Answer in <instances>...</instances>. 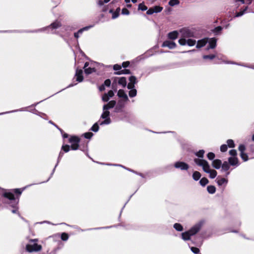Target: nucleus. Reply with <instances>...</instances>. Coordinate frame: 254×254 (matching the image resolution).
Masks as SVG:
<instances>
[{
	"label": "nucleus",
	"instance_id": "nucleus-1",
	"mask_svg": "<svg viewBox=\"0 0 254 254\" xmlns=\"http://www.w3.org/2000/svg\"><path fill=\"white\" fill-rule=\"evenodd\" d=\"M8 204L13 208L11 212L15 213L17 211V206L19 201L18 198H15L14 194L0 188V202Z\"/></svg>",
	"mask_w": 254,
	"mask_h": 254
},
{
	"label": "nucleus",
	"instance_id": "nucleus-2",
	"mask_svg": "<svg viewBox=\"0 0 254 254\" xmlns=\"http://www.w3.org/2000/svg\"><path fill=\"white\" fill-rule=\"evenodd\" d=\"M181 38L179 40V43L182 46L188 45L193 46L196 44V41L192 39L194 37V33L190 30L184 29L180 31Z\"/></svg>",
	"mask_w": 254,
	"mask_h": 254
},
{
	"label": "nucleus",
	"instance_id": "nucleus-3",
	"mask_svg": "<svg viewBox=\"0 0 254 254\" xmlns=\"http://www.w3.org/2000/svg\"><path fill=\"white\" fill-rule=\"evenodd\" d=\"M204 224V220H200L193 225L189 231L183 232L181 234L182 238L184 241L189 240L191 236L196 234Z\"/></svg>",
	"mask_w": 254,
	"mask_h": 254
},
{
	"label": "nucleus",
	"instance_id": "nucleus-4",
	"mask_svg": "<svg viewBox=\"0 0 254 254\" xmlns=\"http://www.w3.org/2000/svg\"><path fill=\"white\" fill-rule=\"evenodd\" d=\"M194 161L198 166L202 167L205 172L209 174L210 178L214 179L216 177L217 172L214 170H210V166L207 161L204 159L195 158Z\"/></svg>",
	"mask_w": 254,
	"mask_h": 254
},
{
	"label": "nucleus",
	"instance_id": "nucleus-5",
	"mask_svg": "<svg viewBox=\"0 0 254 254\" xmlns=\"http://www.w3.org/2000/svg\"><path fill=\"white\" fill-rule=\"evenodd\" d=\"M38 241V240L37 239H30L29 240V243L26 246V251L32 253L38 252L41 251L42 248V246L37 244Z\"/></svg>",
	"mask_w": 254,
	"mask_h": 254
},
{
	"label": "nucleus",
	"instance_id": "nucleus-6",
	"mask_svg": "<svg viewBox=\"0 0 254 254\" xmlns=\"http://www.w3.org/2000/svg\"><path fill=\"white\" fill-rule=\"evenodd\" d=\"M48 240H50L51 242L55 243L57 247L54 249V254H56V252L59 249H61L63 247V244L60 240V235L59 234H56L52 236L48 237Z\"/></svg>",
	"mask_w": 254,
	"mask_h": 254
},
{
	"label": "nucleus",
	"instance_id": "nucleus-7",
	"mask_svg": "<svg viewBox=\"0 0 254 254\" xmlns=\"http://www.w3.org/2000/svg\"><path fill=\"white\" fill-rule=\"evenodd\" d=\"M100 119H104L103 121H99V124L100 126L110 124L111 123V120L110 118V112L109 111L103 110Z\"/></svg>",
	"mask_w": 254,
	"mask_h": 254
},
{
	"label": "nucleus",
	"instance_id": "nucleus-8",
	"mask_svg": "<svg viewBox=\"0 0 254 254\" xmlns=\"http://www.w3.org/2000/svg\"><path fill=\"white\" fill-rule=\"evenodd\" d=\"M61 26V23L58 21H56L55 22L52 23L50 26L43 28L42 29H39L36 30V32L39 31H43L46 30H48V33H54V30L58 28L59 27Z\"/></svg>",
	"mask_w": 254,
	"mask_h": 254
},
{
	"label": "nucleus",
	"instance_id": "nucleus-9",
	"mask_svg": "<svg viewBox=\"0 0 254 254\" xmlns=\"http://www.w3.org/2000/svg\"><path fill=\"white\" fill-rule=\"evenodd\" d=\"M79 141V138L75 136H71L69 139V142L71 144V148L72 150H75L78 149Z\"/></svg>",
	"mask_w": 254,
	"mask_h": 254
},
{
	"label": "nucleus",
	"instance_id": "nucleus-10",
	"mask_svg": "<svg viewBox=\"0 0 254 254\" xmlns=\"http://www.w3.org/2000/svg\"><path fill=\"white\" fill-rule=\"evenodd\" d=\"M174 167L177 169H180V170L184 171V170H187L189 168V166L187 163L181 162V161H178L176 162L174 164Z\"/></svg>",
	"mask_w": 254,
	"mask_h": 254
},
{
	"label": "nucleus",
	"instance_id": "nucleus-11",
	"mask_svg": "<svg viewBox=\"0 0 254 254\" xmlns=\"http://www.w3.org/2000/svg\"><path fill=\"white\" fill-rule=\"evenodd\" d=\"M90 64L91 66L88 67L89 65V63L88 62H86L84 64L83 68L84 69L85 73L86 74H91L96 71L95 68L92 65V64Z\"/></svg>",
	"mask_w": 254,
	"mask_h": 254
},
{
	"label": "nucleus",
	"instance_id": "nucleus-12",
	"mask_svg": "<svg viewBox=\"0 0 254 254\" xmlns=\"http://www.w3.org/2000/svg\"><path fill=\"white\" fill-rule=\"evenodd\" d=\"M117 82H118L119 84L122 85L123 87H126L127 85L126 78L124 77H115L113 83V86H114V83H116Z\"/></svg>",
	"mask_w": 254,
	"mask_h": 254
},
{
	"label": "nucleus",
	"instance_id": "nucleus-13",
	"mask_svg": "<svg viewBox=\"0 0 254 254\" xmlns=\"http://www.w3.org/2000/svg\"><path fill=\"white\" fill-rule=\"evenodd\" d=\"M176 46L177 45L174 42L170 41L169 40L164 41L162 45V47H168L170 49H173L175 48Z\"/></svg>",
	"mask_w": 254,
	"mask_h": 254
},
{
	"label": "nucleus",
	"instance_id": "nucleus-14",
	"mask_svg": "<svg viewBox=\"0 0 254 254\" xmlns=\"http://www.w3.org/2000/svg\"><path fill=\"white\" fill-rule=\"evenodd\" d=\"M82 74L83 71L81 69H76L75 76L76 78V80L77 81L80 82L83 81V77Z\"/></svg>",
	"mask_w": 254,
	"mask_h": 254
},
{
	"label": "nucleus",
	"instance_id": "nucleus-15",
	"mask_svg": "<svg viewBox=\"0 0 254 254\" xmlns=\"http://www.w3.org/2000/svg\"><path fill=\"white\" fill-rule=\"evenodd\" d=\"M228 162L230 165L237 167L239 165L238 159L237 157H231L228 158Z\"/></svg>",
	"mask_w": 254,
	"mask_h": 254
},
{
	"label": "nucleus",
	"instance_id": "nucleus-16",
	"mask_svg": "<svg viewBox=\"0 0 254 254\" xmlns=\"http://www.w3.org/2000/svg\"><path fill=\"white\" fill-rule=\"evenodd\" d=\"M207 42L209 43V46L207 48V49H214L216 47L217 40L215 38H212L209 39H208Z\"/></svg>",
	"mask_w": 254,
	"mask_h": 254
},
{
	"label": "nucleus",
	"instance_id": "nucleus-17",
	"mask_svg": "<svg viewBox=\"0 0 254 254\" xmlns=\"http://www.w3.org/2000/svg\"><path fill=\"white\" fill-rule=\"evenodd\" d=\"M126 102L127 101H124L123 99L119 100L117 106L116 107L115 111L117 112L121 111L124 107Z\"/></svg>",
	"mask_w": 254,
	"mask_h": 254
},
{
	"label": "nucleus",
	"instance_id": "nucleus-18",
	"mask_svg": "<svg viewBox=\"0 0 254 254\" xmlns=\"http://www.w3.org/2000/svg\"><path fill=\"white\" fill-rule=\"evenodd\" d=\"M92 27H93V26L90 25V26H86V27H83V28L80 29L77 32L74 33V37L76 38H78L80 36V35L82 34L83 31H84L85 30H87L89 28H90Z\"/></svg>",
	"mask_w": 254,
	"mask_h": 254
},
{
	"label": "nucleus",
	"instance_id": "nucleus-19",
	"mask_svg": "<svg viewBox=\"0 0 254 254\" xmlns=\"http://www.w3.org/2000/svg\"><path fill=\"white\" fill-rule=\"evenodd\" d=\"M116 101L112 100L103 106V110L108 111L109 109L113 108L116 105Z\"/></svg>",
	"mask_w": 254,
	"mask_h": 254
},
{
	"label": "nucleus",
	"instance_id": "nucleus-20",
	"mask_svg": "<svg viewBox=\"0 0 254 254\" xmlns=\"http://www.w3.org/2000/svg\"><path fill=\"white\" fill-rule=\"evenodd\" d=\"M118 96L120 98H122L124 101H127L128 100V97L124 90L120 89L118 92Z\"/></svg>",
	"mask_w": 254,
	"mask_h": 254
},
{
	"label": "nucleus",
	"instance_id": "nucleus-21",
	"mask_svg": "<svg viewBox=\"0 0 254 254\" xmlns=\"http://www.w3.org/2000/svg\"><path fill=\"white\" fill-rule=\"evenodd\" d=\"M208 42V38H204L200 40H198L196 45V48H200L204 46Z\"/></svg>",
	"mask_w": 254,
	"mask_h": 254
},
{
	"label": "nucleus",
	"instance_id": "nucleus-22",
	"mask_svg": "<svg viewBox=\"0 0 254 254\" xmlns=\"http://www.w3.org/2000/svg\"><path fill=\"white\" fill-rule=\"evenodd\" d=\"M222 165V162L219 159L214 160L212 162V166L216 169H219L221 168Z\"/></svg>",
	"mask_w": 254,
	"mask_h": 254
},
{
	"label": "nucleus",
	"instance_id": "nucleus-23",
	"mask_svg": "<svg viewBox=\"0 0 254 254\" xmlns=\"http://www.w3.org/2000/svg\"><path fill=\"white\" fill-rule=\"evenodd\" d=\"M178 35V32L177 31H174L173 32H170L168 34V37L170 39L175 40L177 38Z\"/></svg>",
	"mask_w": 254,
	"mask_h": 254
},
{
	"label": "nucleus",
	"instance_id": "nucleus-24",
	"mask_svg": "<svg viewBox=\"0 0 254 254\" xmlns=\"http://www.w3.org/2000/svg\"><path fill=\"white\" fill-rule=\"evenodd\" d=\"M228 183V180L225 178H218L217 179V183L218 186H221L223 185H226Z\"/></svg>",
	"mask_w": 254,
	"mask_h": 254
},
{
	"label": "nucleus",
	"instance_id": "nucleus-25",
	"mask_svg": "<svg viewBox=\"0 0 254 254\" xmlns=\"http://www.w3.org/2000/svg\"><path fill=\"white\" fill-rule=\"evenodd\" d=\"M230 164L228 162L224 161L221 165V171H226L227 172L230 169Z\"/></svg>",
	"mask_w": 254,
	"mask_h": 254
},
{
	"label": "nucleus",
	"instance_id": "nucleus-26",
	"mask_svg": "<svg viewBox=\"0 0 254 254\" xmlns=\"http://www.w3.org/2000/svg\"><path fill=\"white\" fill-rule=\"evenodd\" d=\"M63 155H64V153L62 152V151H61L59 153V157H58V160H57V163L55 167V168H54L53 171H52V173L51 174V176L53 175L55 171V169H56V168L57 167V166L58 165V164L60 162L61 158H62V157L63 156Z\"/></svg>",
	"mask_w": 254,
	"mask_h": 254
},
{
	"label": "nucleus",
	"instance_id": "nucleus-27",
	"mask_svg": "<svg viewBox=\"0 0 254 254\" xmlns=\"http://www.w3.org/2000/svg\"><path fill=\"white\" fill-rule=\"evenodd\" d=\"M173 227L177 231L181 232L183 230V227L182 225L180 223H175L174 224Z\"/></svg>",
	"mask_w": 254,
	"mask_h": 254
},
{
	"label": "nucleus",
	"instance_id": "nucleus-28",
	"mask_svg": "<svg viewBox=\"0 0 254 254\" xmlns=\"http://www.w3.org/2000/svg\"><path fill=\"white\" fill-rule=\"evenodd\" d=\"M201 177V174L197 171H195L192 174V178L195 181H198Z\"/></svg>",
	"mask_w": 254,
	"mask_h": 254
},
{
	"label": "nucleus",
	"instance_id": "nucleus-29",
	"mask_svg": "<svg viewBox=\"0 0 254 254\" xmlns=\"http://www.w3.org/2000/svg\"><path fill=\"white\" fill-rule=\"evenodd\" d=\"M129 73H130L129 70L127 69H123L120 71H117V72H115V74H117V75H120V74H129Z\"/></svg>",
	"mask_w": 254,
	"mask_h": 254
},
{
	"label": "nucleus",
	"instance_id": "nucleus-30",
	"mask_svg": "<svg viewBox=\"0 0 254 254\" xmlns=\"http://www.w3.org/2000/svg\"><path fill=\"white\" fill-rule=\"evenodd\" d=\"M207 190L209 193L213 194L216 191V189L213 186H208L207 187Z\"/></svg>",
	"mask_w": 254,
	"mask_h": 254
},
{
	"label": "nucleus",
	"instance_id": "nucleus-31",
	"mask_svg": "<svg viewBox=\"0 0 254 254\" xmlns=\"http://www.w3.org/2000/svg\"><path fill=\"white\" fill-rule=\"evenodd\" d=\"M120 10V8H117L116 11L115 12H113L112 10H110V12H113V14H112V18L113 19H115L119 16Z\"/></svg>",
	"mask_w": 254,
	"mask_h": 254
},
{
	"label": "nucleus",
	"instance_id": "nucleus-32",
	"mask_svg": "<svg viewBox=\"0 0 254 254\" xmlns=\"http://www.w3.org/2000/svg\"><path fill=\"white\" fill-rule=\"evenodd\" d=\"M99 121L95 123L92 127L91 130L94 132H97L99 130Z\"/></svg>",
	"mask_w": 254,
	"mask_h": 254
},
{
	"label": "nucleus",
	"instance_id": "nucleus-33",
	"mask_svg": "<svg viewBox=\"0 0 254 254\" xmlns=\"http://www.w3.org/2000/svg\"><path fill=\"white\" fill-rule=\"evenodd\" d=\"M199 183L202 186H205L206 184L208 183V180L206 178H202L200 180Z\"/></svg>",
	"mask_w": 254,
	"mask_h": 254
},
{
	"label": "nucleus",
	"instance_id": "nucleus-34",
	"mask_svg": "<svg viewBox=\"0 0 254 254\" xmlns=\"http://www.w3.org/2000/svg\"><path fill=\"white\" fill-rule=\"evenodd\" d=\"M60 239H61L63 241H66L68 239V235L66 233H63L60 236Z\"/></svg>",
	"mask_w": 254,
	"mask_h": 254
},
{
	"label": "nucleus",
	"instance_id": "nucleus-35",
	"mask_svg": "<svg viewBox=\"0 0 254 254\" xmlns=\"http://www.w3.org/2000/svg\"><path fill=\"white\" fill-rule=\"evenodd\" d=\"M227 146L230 148H233L235 147V143L232 139H228L227 141Z\"/></svg>",
	"mask_w": 254,
	"mask_h": 254
},
{
	"label": "nucleus",
	"instance_id": "nucleus-36",
	"mask_svg": "<svg viewBox=\"0 0 254 254\" xmlns=\"http://www.w3.org/2000/svg\"><path fill=\"white\" fill-rule=\"evenodd\" d=\"M155 13H158L163 10V7L160 6H155L152 7Z\"/></svg>",
	"mask_w": 254,
	"mask_h": 254
},
{
	"label": "nucleus",
	"instance_id": "nucleus-37",
	"mask_svg": "<svg viewBox=\"0 0 254 254\" xmlns=\"http://www.w3.org/2000/svg\"><path fill=\"white\" fill-rule=\"evenodd\" d=\"M136 90L133 89L129 91V96L130 97H134L136 95Z\"/></svg>",
	"mask_w": 254,
	"mask_h": 254
},
{
	"label": "nucleus",
	"instance_id": "nucleus-38",
	"mask_svg": "<svg viewBox=\"0 0 254 254\" xmlns=\"http://www.w3.org/2000/svg\"><path fill=\"white\" fill-rule=\"evenodd\" d=\"M179 3V1L178 0H170L169 2V4L171 6L178 5Z\"/></svg>",
	"mask_w": 254,
	"mask_h": 254
},
{
	"label": "nucleus",
	"instance_id": "nucleus-39",
	"mask_svg": "<svg viewBox=\"0 0 254 254\" xmlns=\"http://www.w3.org/2000/svg\"><path fill=\"white\" fill-rule=\"evenodd\" d=\"M138 9L145 11L147 9V7L143 3H141L138 5Z\"/></svg>",
	"mask_w": 254,
	"mask_h": 254
},
{
	"label": "nucleus",
	"instance_id": "nucleus-40",
	"mask_svg": "<svg viewBox=\"0 0 254 254\" xmlns=\"http://www.w3.org/2000/svg\"><path fill=\"white\" fill-rule=\"evenodd\" d=\"M248 7H246L245 9L243 10L239 11V12H237L236 14V17H240L242 16L246 11L247 10Z\"/></svg>",
	"mask_w": 254,
	"mask_h": 254
},
{
	"label": "nucleus",
	"instance_id": "nucleus-41",
	"mask_svg": "<svg viewBox=\"0 0 254 254\" xmlns=\"http://www.w3.org/2000/svg\"><path fill=\"white\" fill-rule=\"evenodd\" d=\"M204 152V150H200L195 153V155L198 157L203 158Z\"/></svg>",
	"mask_w": 254,
	"mask_h": 254
},
{
	"label": "nucleus",
	"instance_id": "nucleus-42",
	"mask_svg": "<svg viewBox=\"0 0 254 254\" xmlns=\"http://www.w3.org/2000/svg\"><path fill=\"white\" fill-rule=\"evenodd\" d=\"M241 157L242 159L244 161H246L248 160V156L247 154H246L245 152H242L240 154Z\"/></svg>",
	"mask_w": 254,
	"mask_h": 254
},
{
	"label": "nucleus",
	"instance_id": "nucleus-43",
	"mask_svg": "<svg viewBox=\"0 0 254 254\" xmlns=\"http://www.w3.org/2000/svg\"><path fill=\"white\" fill-rule=\"evenodd\" d=\"M62 149L63 150L64 152H67L69 151L70 146L68 145H63Z\"/></svg>",
	"mask_w": 254,
	"mask_h": 254
},
{
	"label": "nucleus",
	"instance_id": "nucleus-44",
	"mask_svg": "<svg viewBox=\"0 0 254 254\" xmlns=\"http://www.w3.org/2000/svg\"><path fill=\"white\" fill-rule=\"evenodd\" d=\"M215 57L216 56L215 55H204L203 56V58L204 59L213 60L215 58Z\"/></svg>",
	"mask_w": 254,
	"mask_h": 254
},
{
	"label": "nucleus",
	"instance_id": "nucleus-45",
	"mask_svg": "<svg viewBox=\"0 0 254 254\" xmlns=\"http://www.w3.org/2000/svg\"><path fill=\"white\" fill-rule=\"evenodd\" d=\"M229 154L232 156V157H236L237 154V152L236 150L232 149L229 151Z\"/></svg>",
	"mask_w": 254,
	"mask_h": 254
},
{
	"label": "nucleus",
	"instance_id": "nucleus-46",
	"mask_svg": "<svg viewBox=\"0 0 254 254\" xmlns=\"http://www.w3.org/2000/svg\"><path fill=\"white\" fill-rule=\"evenodd\" d=\"M215 154L212 152H209L207 154V158L208 159L212 160L215 158Z\"/></svg>",
	"mask_w": 254,
	"mask_h": 254
},
{
	"label": "nucleus",
	"instance_id": "nucleus-47",
	"mask_svg": "<svg viewBox=\"0 0 254 254\" xmlns=\"http://www.w3.org/2000/svg\"><path fill=\"white\" fill-rule=\"evenodd\" d=\"M228 149L227 145L226 144H223L220 146V151L222 152H226Z\"/></svg>",
	"mask_w": 254,
	"mask_h": 254
},
{
	"label": "nucleus",
	"instance_id": "nucleus-48",
	"mask_svg": "<svg viewBox=\"0 0 254 254\" xmlns=\"http://www.w3.org/2000/svg\"><path fill=\"white\" fill-rule=\"evenodd\" d=\"M190 249L194 254H198L199 253V250L197 248L192 247Z\"/></svg>",
	"mask_w": 254,
	"mask_h": 254
},
{
	"label": "nucleus",
	"instance_id": "nucleus-49",
	"mask_svg": "<svg viewBox=\"0 0 254 254\" xmlns=\"http://www.w3.org/2000/svg\"><path fill=\"white\" fill-rule=\"evenodd\" d=\"M222 30V27L221 26H217L215 27L214 30H213V32L215 33H218L220 32Z\"/></svg>",
	"mask_w": 254,
	"mask_h": 254
},
{
	"label": "nucleus",
	"instance_id": "nucleus-50",
	"mask_svg": "<svg viewBox=\"0 0 254 254\" xmlns=\"http://www.w3.org/2000/svg\"><path fill=\"white\" fill-rule=\"evenodd\" d=\"M136 77L134 76H131L129 78V83H132L133 84H134L136 83Z\"/></svg>",
	"mask_w": 254,
	"mask_h": 254
},
{
	"label": "nucleus",
	"instance_id": "nucleus-51",
	"mask_svg": "<svg viewBox=\"0 0 254 254\" xmlns=\"http://www.w3.org/2000/svg\"><path fill=\"white\" fill-rule=\"evenodd\" d=\"M84 136L86 138L90 139L93 136V133L92 132H86L84 133Z\"/></svg>",
	"mask_w": 254,
	"mask_h": 254
},
{
	"label": "nucleus",
	"instance_id": "nucleus-52",
	"mask_svg": "<svg viewBox=\"0 0 254 254\" xmlns=\"http://www.w3.org/2000/svg\"><path fill=\"white\" fill-rule=\"evenodd\" d=\"M110 98L107 95L106 93H105L102 96V100L104 102H107L109 100Z\"/></svg>",
	"mask_w": 254,
	"mask_h": 254
},
{
	"label": "nucleus",
	"instance_id": "nucleus-53",
	"mask_svg": "<svg viewBox=\"0 0 254 254\" xmlns=\"http://www.w3.org/2000/svg\"><path fill=\"white\" fill-rule=\"evenodd\" d=\"M245 149H246V147H245L244 145L241 144V145H239V150L241 152V153L244 152Z\"/></svg>",
	"mask_w": 254,
	"mask_h": 254
},
{
	"label": "nucleus",
	"instance_id": "nucleus-54",
	"mask_svg": "<svg viewBox=\"0 0 254 254\" xmlns=\"http://www.w3.org/2000/svg\"><path fill=\"white\" fill-rule=\"evenodd\" d=\"M122 13L124 15H128L129 11L126 8H124L122 10Z\"/></svg>",
	"mask_w": 254,
	"mask_h": 254
},
{
	"label": "nucleus",
	"instance_id": "nucleus-55",
	"mask_svg": "<svg viewBox=\"0 0 254 254\" xmlns=\"http://www.w3.org/2000/svg\"><path fill=\"white\" fill-rule=\"evenodd\" d=\"M155 13L154 11L153 10V9L152 7L150 8L146 12L147 14L148 15H151Z\"/></svg>",
	"mask_w": 254,
	"mask_h": 254
},
{
	"label": "nucleus",
	"instance_id": "nucleus-56",
	"mask_svg": "<svg viewBox=\"0 0 254 254\" xmlns=\"http://www.w3.org/2000/svg\"><path fill=\"white\" fill-rule=\"evenodd\" d=\"M113 68L115 70H118L121 69V66L119 64H115L113 66Z\"/></svg>",
	"mask_w": 254,
	"mask_h": 254
},
{
	"label": "nucleus",
	"instance_id": "nucleus-57",
	"mask_svg": "<svg viewBox=\"0 0 254 254\" xmlns=\"http://www.w3.org/2000/svg\"><path fill=\"white\" fill-rule=\"evenodd\" d=\"M110 84H111V81L110 79H106L105 81H104V85L106 86H110Z\"/></svg>",
	"mask_w": 254,
	"mask_h": 254
},
{
	"label": "nucleus",
	"instance_id": "nucleus-58",
	"mask_svg": "<svg viewBox=\"0 0 254 254\" xmlns=\"http://www.w3.org/2000/svg\"><path fill=\"white\" fill-rule=\"evenodd\" d=\"M134 84H133L132 83H129L127 84V88L128 89L131 90L134 89Z\"/></svg>",
	"mask_w": 254,
	"mask_h": 254
},
{
	"label": "nucleus",
	"instance_id": "nucleus-59",
	"mask_svg": "<svg viewBox=\"0 0 254 254\" xmlns=\"http://www.w3.org/2000/svg\"><path fill=\"white\" fill-rule=\"evenodd\" d=\"M106 94L109 98H112L114 95V93L112 90H110Z\"/></svg>",
	"mask_w": 254,
	"mask_h": 254
},
{
	"label": "nucleus",
	"instance_id": "nucleus-60",
	"mask_svg": "<svg viewBox=\"0 0 254 254\" xmlns=\"http://www.w3.org/2000/svg\"><path fill=\"white\" fill-rule=\"evenodd\" d=\"M129 64V63L128 62H123L122 64V66L124 67H127Z\"/></svg>",
	"mask_w": 254,
	"mask_h": 254
},
{
	"label": "nucleus",
	"instance_id": "nucleus-61",
	"mask_svg": "<svg viewBox=\"0 0 254 254\" xmlns=\"http://www.w3.org/2000/svg\"><path fill=\"white\" fill-rule=\"evenodd\" d=\"M14 192L16 193L20 194L22 193V190L20 189H16L14 190Z\"/></svg>",
	"mask_w": 254,
	"mask_h": 254
},
{
	"label": "nucleus",
	"instance_id": "nucleus-62",
	"mask_svg": "<svg viewBox=\"0 0 254 254\" xmlns=\"http://www.w3.org/2000/svg\"><path fill=\"white\" fill-rule=\"evenodd\" d=\"M105 89V87H104V85H102V86H101L100 87H99V90L100 91H103Z\"/></svg>",
	"mask_w": 254,
	"mask_h": 254
},
{
	"label": "nucleus",
	"instance_id": "nucleus-63",
	"mask_svg": "<svg viewBox=\"0 0 254 254\" xmlns=\"http://www.w3.org/2000/svg\"><path fill=\"white\" fill-rule=\"evenodd\" d=\"M253 0H246V2L248 4H250L252 3Z\"/></svg>",
	"mask_w": 254,
	"mask_h": 254
},
{
	"label": "nucleus",
	"instance_id": "nucleus-64",
	"mask_svg": "<svg viewBox=\"0 0 254 254\" xmlns=\"http://www.w3.org/2000/svg\"><path fill=\"white\" fill-rule=\"evenodd\" d=\"M63 138H67V137H68V134H67V133H64V134H63Z\"/></svg>",
	"mask_w": 254,
	"mask_h": 254
}]
</instances>
